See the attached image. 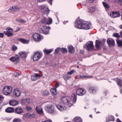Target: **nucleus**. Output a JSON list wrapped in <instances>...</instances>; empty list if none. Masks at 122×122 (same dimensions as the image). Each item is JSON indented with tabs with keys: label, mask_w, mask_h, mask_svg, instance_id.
I'll return each mask as SVG.
<instances>
[{
	"label": "nucleus",
	"mask_w": 122,
	"mask_h": 122,
	"mask_svg": "<svg viewBox=\"0 0 122 122\" xmlns=\"http://www.w3.org/2000/svg\"><path fill=\"white\" fill-rule=\"evenodd\" d=\"M120 93L121 94H122V87H120Z\"/></svg>",
	"instance_id": "nucleus-64"
},
{
	"label": "nucleus",
	"mask_w": 122,
	"mask_h": 122,
	"mask_svg": "<svg viewBox=\"0 0 122 122\" xmlns=\"http://www.w3.org/2000/svg\"><path fill=\"white\" fill-rule=\"evenodd\" d=\"M47 20V19L46 17H44L43 19L41 21V23H42L46 24Z\"/></svg>",
	"instance_id": "nucleus-46"
},
{
	"label": "nucleus",
	"mask_w": 122,
	"mask_h": 122,
	"mask_svg": "<svg viewBox=\"0 0 122 122\" xmlns=\"http://www.w3.org/2000/svg\"><path fill=\"white\" fill-rule=\"evenodd\" d=\"M103 5L105 8L106 10H108V9L109 8V6L106 3L104 2H103Z\"/></svg>",
	"instance_id": "nucleus-34"
},
{
	"label": "nucleus",
	"mask_w": 122,
	"mask_h": 122,
	"mask_svg": "<svg viewBox=\"0 0 122 122\" xmlns=\"http://www.w3.org/2000/svg\"><path fill=\"white\" fill-rule=\"evenodd\" d=\"M84 47L88 51H92L94 49V46L93 42L90 41L86 42Z\"/></svg>",
	"instance_id": "nucleus-3"
},
{
	"label": "nucleus",
	"mask_w": 122,
	"mask_h": 122,
	"mask_svg": "<svg viewBox=\"0 0 122 122\" xmlns=\"http://www.w3.org/2000/svg\"><path fill=\"white\" fill-rule=\"evenodd\" d=\"M49 92L47 90H44L42 92V94L44 96H47L49 94Z\"/></svg>",
	"instance_id": "nucleus-36"
},
{
	"label": "nucleus",
	"mask_w": 122,
	"mask_h": 122,
	"mask_svg": "<svg viewBox=\"0 0 122 122\" xmlns=\"http://www.w3.org/2000/svg\"><path fill=\"white\" fill-rule=\"evenodd\" d=\"M18 103V101L14 100H12L9 101L10 105L12 106H15L17 105Z\"/></svg>",
	"instance_id": "nucleus-22"
},
{
	"label": "nucleus",
	"mask_w": 122,
	"mask_h": 122,
	"mask_svg": "<svg viewBox=\"0 0 122 122\" xmlns=\"http://www.w3.org/2000/svg\"><path fill=\"white\" fill-rule=\"evenodd\" d=\"M46 0H37V1L38 2H42L44 1H46Z\"/></svg>",
	"instance_id": "nucleus-62"
},
{
	"label": "nucleus",
	"mask_w": 122,
	"mask_h": 122,
	"mask_svg": "<svg viewBox=\"0 0 122 122\" xmlns=\"http://www.w3.org/2000/svg\"><path fill=\"white\" fill-rule=\"evenodd\" d=\"M37 79L36 77H35L34 75H33L31 76V79L32 81H35Z\"/></svg>",
	"instance_id": "nucleus-50"
},
{
	"label": "nucleus",
	"mask_w": 122,
	"mask_h": 122,
	"mask_svg": "<svg viewBox=\"0 0 122 122\" xmlns=\"http://www.w3.org/2000/svg\"><path fill=\"white\" fill-rule=\"evenodd\" d=\"M105 41L106 40L103 39L102 40H101L100 41L101 42V44L102 46L104 45L105 42Z\"/></svg>",
	"instance_id": "nucleus-52"
},
{
	"label": "nucleus",
	"mask_w": 122,
	"mask_h": 122,
	"mask_svg": "<svg viewBox=\"0 0 122 122\" xmlns=\"http://www.w3.org/2000/svg\"><path fill=\"white\" fill-rule=\"evenodd\" d=\"M26 108L28 111H30L31 109V108L29 106H27L26 107Z\"/></svg>",
	"instance_id": "nucleus-53"
},
{
	"label": "nucleus",
	"mask_w": 122,
	"mask_h": 122,
	"mask_svg": "<svg viewBox=\"0 0 122 122\" xmlns=\"http://www.w3.org/2000/svg\"><path fill=\"white\" fill-rule=\"evenodd\" d=\"M59 83L58 82L55 85V87L56 89L59 86Z\"/></svg>",
	"instance_id": "nucleus-56"
},
{
	"label": "nucleus",
	"mask_w": 122,
	"mask_h": 122,
	"mask_svg": "<svg viewBox=\"0 0 122 122\" xmlns=\"http://www.w3.org/2000/svg\"><path fill=\"white\" fill-rule=\"evenodd\" d=\"M17 49V47L14 45H13L11 47V50L13 51H15Z\"/></svg>",
	"instance_id": "nucleus-35"
},
{
	"label": "nucleus",
	"mask_w": 122,
	"mask_h": 122,
	"mask_svg": "<svg viewBox=\"0 0 122 122\" xmlns=\"http://www.w3.org/2000/svg\"><path fill=\"white\" fill-rule=\"evenodd\" d=\"M114 117L112 115H109L106 117V122H109L111 121H114Z\"/></svg>",
	"instance_id": "nucleus-19"
},
{
	"label": "nucleus",
	"mask_w": 122,
	"mask_h": 122,
	"mask_svg": "<svg viewBox=\"0 0 122 122\" xmlns=\"http://www.w3.org/2000/svg\"><path fill=\"white\" fill-rule=\"evenodd\" d=\"M10 60L11 61L14 62L15 63L17 64L19 61V57L18 56L16 55L15 56L11 57Z\"/></svg>",
	"instance_id": "nucleus-11"
},
{
	"label": "nucleus",
	"mask_w": 122,
	"mask_h": 122,
	"mask_svg": "<svg viewBox=\"0 0 122 122\" xmlns=\"http://www.w3.org/2000/svg\"><path fill=\"white\" fill-rule=\"evenodd\" d=\"M16 20L17 21L21 23H25L26 22L25 20L22 19H16Z\"/></svg>",
	"instance_id": "nucleus-38"
},
{
	"label": "nucleus",
	"mask_w": 122,
	"mask_h": 122,
	"mask_svg": "<svg viewBox=\"0 0 122 122\" xmlns=\"http://www.w3.org/2000/svg\"><path fill=\"white\" fill-rule=\"evenodd\" d=\"M19 54L21 57L25 58L27 56V53L25 52L21 51L19 53Z\"/></svg>",
	"instance_id": "nucleus-24"
},
{
	"label": "nucleus",
	"mask_w": 122,
	"mask_h": 122,
	"mask_svg": "<svg viewBox=\"0 0 122 122\" xmlns=\"http://www.w3.org/2000/svg\"><path fill=\"white\" fill-rule=\"evenodd\" d=\"M33 56V60L35 61H37L42 56V54L40 52H34Z\"/></svg>",
	"instance_id": "nucleus-6"
},
{
	"label": "nucleus",
	"mask_w": 122,
	"mask_h": 122,
	"mask_svg": "<svg viewBox=\"0 0 122 122\" xmlns=\"http://www.w3.org/2000/svg\"><path fill=\"white\" fill-rule=\"evenodd\" d=\"M44 28L46 30V32H44V31H43L42 30H40V31L41 32H42L46 34H49V30L51 29V27L49 26H47V27H46L44 26Z\"/></svg>",
	"instance_id": "nucleus-28"
},
{
	"label": "nucleus",
	"mask_w": 122,
	"mask_h": 122,
	"mask_svg": "<svg viewBox=\"0 0 122 122\" xmlns=\"http://www.w3.org/2000/svg\"><path fill=\"white\" fill-rule=\"evenodd\" d=\"M50 91L51 92L54 94H56L57 93V90L56 88H51Z\"/></svg>",
	"instance_id": "nucleus-31"
},
{
	"label": "nucleus",
	"mask_w": 122,
	"mask_h": 122,
	"mask_svg": "<svg viewBox=\"0 0 122 122\" xmlns=\"http://www.w3.org/2000/svg\"><path fill=\"white\" fill-rule=\"evenodd\" d=\"M21 121L19 118H15L13 122H21Z\"/></svg>",
	"instance_id": "nucleus-49"
},
{
	"label": "nucleus",
	"mask_w": 122,
	"mask_h": 122,
	"mask_svg": "<svg viewBox=\"0 0 122 122\" xmlns=\"http://www.w3.org/2000/svg\"><path fill=\"white\" fill-rule=\"evenodd\" d=\"M76 93L78 95L82 96L85 94L86 91L81 88H78L77 90Z\"/></svg>",
	"instance_id": "nucleus-15"
},
{
	"label": "nucleus",
	"mask_w": 122,
	"mask_h": 122,
	"mask_svg": "<svg viewBox=\"0 0 122 122\" xmlns=\"http://www.w3.org/2000/svg\"><path fill=\"white\" fill-rule=\"evenodd\" d=\"M107 43L110 47H112L115 45L114 40L112 38H110L108 39L107 40Z\"/></svg>",
	"instance_id": "nucleus-8"
},
{
	"label": "nucleus",
	"mask_w": 122,
	"mask_h": 122,
	"mask_svg": "<svg viewBox=\"0 0 122 122\" xmlns=\"http://www.w3.org/2000/svg\"><path fill=\"white\" fill-rule=\"evenodd\" d=\"M45 109L49 113H52L54 111V107L51 105L50 106L46 107Z\"/></svg>",
	"instance_id": "nucleus-16"
},
{
	"label": "nucleus",
	"mask_w": 122,
	"mask_h": 122,
	"mask_svg": "<svg viewBox=\"0 0 122 122\" xmlns=\"http://www.w3.org/2000/svg\"><path fill=\"white\" fill-rule=\"evenodd\" d=\"M40 7L43 13L47 15L50 10L47 6L45 5H41Z\"/></svg>",
	"instance_id": "nucleus-5"
},
{
	"label": "nucleus",
	"mask_w": 122,
	"mask_h": 122,
	"mask_svg": "<svg viewBox=\"0 0 122 122\" xmlns=\"http://www.w3.org/2000/svg\"><path fill=\"white\" fill-rule=\"evenodd\" d=\"M68 97H62L61 100V102L65 105H67L66 107H70L72 106V104L70 103L68 100Z\"/></svg>",
	"instance_id": "nucleus-2"
},
{
	"label": "nucleus",
	"mask_w": 122,
	"mask_h": 122,
	"mask_svg": "<svg viewBox=\"0 0 122 122\" xmlns=\"http://www.w3.org/2000/svg\"><path fill=\"white\" fill-rule=\"evenodd\" d=\"M56 106L57 109L60 111H61L66 109L67 107H66L64 105H62L61 103L58 104L56 105Z\"/></svg>",
	"instance_id": "nucleus-12"
},
{
	"label": "nucleus",
	"mask_w": 122,
	"mask_h": 122,
	"mask_svg": "<svg viewBox=\"0 0 122 122\" xmlns=\"http://www.w3.org/2000/svg\"><path fill=\"white\" fill-rule=\"evenodd\" d=\"M60 48H57L55 51V52L56 53H57L59 52V51Z\"/></svg>",
	"instance_id": "nucleus-55"
},
{
	"label": "nucleus",
	"mask_w": 122,
	"mask_h": 122,
	"mask_svg": "<svg viewBox=\"0 0 122 122\" xmlns=\"http://www.w3.org/2000/svg\"><path fill=\"white\" fill-rule=\"evenodd\" d=\"M12 87L10 86H4L3 90V93L5 95H9L11 92Z\"/></svg>",
	"instance_id": "nucleus-4"
},
{
	"label": "nucleus",
	"mask_w": 122,
	"mask_h": 122,
	"mask_svg": "<svg viewBox=\"0 0 122 122\" xmlns=\"http://www.w3.org/2000/svg\"><path fill=\"white\" fill-rule=\"evenodd\" d=\"M32 102V100L30 99H23L21 103L23 104H27Z\"/></svg>",
	"instance_id": "nucleus-18"
},
{
	"label": "nucleus",
	"mask_w": 122,
	"mask_h": 122,
	"mask_svg": "<svg viewBox=\"0 0 122 122\" xmlns=\"http://www.w3.org/2000/svg\"><path fill=\"white\" fill-rule=\"evenodd\" d=\"M29 117H33V114H30L29 113H27L26 114Z\"/></svg>",
	"instance_id": "nucleus-58"
},
{
	"label": "nucleus",
	"mask_w": 122,
	"mask_h": 122,
	"mask_svg": "<svg viewBox=\"0 0 122 122\" xmlns=\"http://www.w3.org/2000/svg\"><path fill=\"white\" fill-rule=\"evenodd\" d=\"M14 75L15 77H17L19 75V73L17 72H15L14 73Z\"/></svg>",
	"instance_id": "nucleus-60"
},
{
	"label": "nucleus",
	"mask_w": 122,
	"mask_h": 122,
	"mask_svg": "<svg viewBox=\"0 0 122 122\" xmlns=\"http://www.w3.org/2000/svg\"><path fill=\"white\" fill-rule=\"evenodd\" d=\"M68 50L69 52L71 53H74L75 50L73 47L72 46H70L68 47Z\"/></svg>",
	"instance_id": "nucleus-29"
},
{
	"label": "nucleus",
	"mask_w": 122,
	"mask_h": 122,
	"mask_svg": "<svg viewBox=\"0 0 122 122\" xmlns=\"http://www.w3.org/2000/svg\"><path fill=\"white\" fill-rule=\"evenodd\" d=\"M113 36L117 38H119L120 37V36L119 35V34L116 33L113 34Z\"/></svg>",
	"instance_id": "nucleus-45"
},
{
	"label": "nucleus",
	"mask_w": 122,
	"mask_h": 122,
	"mask_svg": "<svg viewBox=\"0 0 122 122\" xmlns=\"http://www.w3.org/2000/svg\"><path fill=\"white\" fill-rule=\"evenodd\" d=\"M13 95L16 97H19L21 94V92L19 89L18 88H15L13 93Z\"/></svg>",
	"instance_id": "nucleus-13"
},
{
	"label": "nucleus",
	"mask_w": 122,
	"mask_h": 122,
	"mask_svg": "<svg viewBox=\"0 0 122 122\" xmlns=\"http://www.w3.org/2000/svg\"><path fill=\"white\" fill-rule=\"evenodd\" d=\"M80 78H92L93 76H88L84 75H82L80 76Z\"/></svg>",
	"instance_id": "nucleus-43"
},
{
	"label": "nucleus",
	"mask_w": 122,
	"mask_h": 122,
	"mask_svg": "<svg viewBox=\"0 0 122 122\" xmlns=\"http://www.w3.org/2000/svg\"><path fill=\"white\" fill-rule=\"evenodd\" d=\"M53 50V49H51L49 50L45 49L43 50V51L45 53L47 54H48L52 52Z\"/></svg>",
	"instance_id": "nucleus-27"
},
{
	"label": "nucleus",
	"mask_w": 122,
	"mask_h": 122,
	"mask_svg": "<svg viewBox=\"0 0 122 122\" xmlns=\"http://www.w3.org/2000/svg\"><path fill=\"white\" fill-rule=\"evenodd\" d=\"M108 15H110L111 17L113 18L119 17L120 16L119 12H112V13H110V14L108 13Z\"/></svg>",
	"instance_id": "nucleus-10"
},
{
	"label": "nucleus",
	"mask_w": 122,
	"mask_h": 122,
	"mask_svg": "<svg viewBox=\"0 0 122 122\" xmlns=\"http://www.w3.org/2000/svg\"><path fill=\"white\" fill-rule=\"evenodd\" d=\"M41 122H52V121L50 119L49 120H45L44 121H42Z\"/></svg>",
	"instance_id": "nucleus-59"
},
{
	"label": "nucleus",
	"mask_w": 122,
	"mask_h": 122,
	"mask_svg": "<svg viewBox=\"0 0 122 122\" xmlns=\"http://www.w3.org/2000/svg\"><path fill=\"white\" fill-rule=\"evenodd\" d=\"M35 110L38 114L43 115H44L42 108L41 106H38L36 107Z\"/></svg>",
	"instance_id": "nucleus-9"
},
{
	"label": "nucleus",
	"mask_w": 122,
	"mask_h": 122,
	"mask_svg": "<svg viewBox=\"0 0 122 122\" xmlns=\"http://www.w3.org/2000/svg\"><path fill=\"white\" fill-rule=\"evenodd\" d=\"M102 46L101 44V42L97 40L96 41L95 46L97 49H99L100 46Z\"/></svg>",
	"instance_id": "nucleus-26"
},
{
	"label": "nucleus",
	"mask_w": 122,
	"mask_h": 122,
	"mask_svg": "<svg viewBox=\"0 0 122 122\" xmlns=\"http://www.w3.org/2000/svg\"><path fill=\"white\" fill-rule=\"evenodd\" d=\"M117 42L118 46L121 47L122 46V41L120 40H116Z\"/></svg>",
	"instance_id": "nucleus-33"
},
{
	"label": "nucleus",
	"mask_w": 122,
	"mask_h": 122,
	"mask_svg": "<svg viewBox=\"0 0 122 122\" xmlns=\"http://www.w3.org/2000/svg\"><path fill=\"white\" fill-rule=\"evenodd\" d=\"M52 20L51 19V18H49L47 20L46 24H51L52 22Z\"/></svg>",
	"instance_id": "nucleus-42"
},
{
	"label": "nucleus",
	"mask_w": 122,
	"mask_h": 122,
	"mask_svg": "<svg viewBox=\"0 0 122 122\" xmlns=\"http://www.w3.org/2000/svg\"><path fill=\"white\" fill-rule=\"evenodd\" d=\"M77 95L75 93H73L71 95V99L73 103H75L76 100Z\"/></svg>",
	"instance_id": "nucleus-20"
},
{
	"label": "nucleus",
	"mask_w": 122,
	"mask_h": 122,
	"mask_svg": "<svg viewBox=\"0 0 122 122\" xmlns=\"http://www.w3.org/2000/svg\"><path fill=\"white\" fill-rule=\"evenodd\" d=\"M63 76L64 79L66 81L70 78V77L67 74H65L63 75Z\"/></svg>",
	"instance_id": "nucleus-44"
},
{
	"label": "nucleus",
	"mask_w": 122,
	"mask_h": 122,
	"mask_svg": "<svg viewBox=\"0 0 122 122\" xmlns=\"http://www.w3.org/2000/svg\"><path fill=\"white\" fill-rule=\"evenodd\" d=\"M14 11L16 12L18 11L20 9V8L17 6H13Z\"/></svg>",
	"instance_id": "nucleus-39"
},
{
	"label": "nucleus",
	"mask_w": 122,
	"mask_h": 122,
	"mask_svg": "<svg viewBox=\"0 0 122 122\" xmlns=\"http://www.w3.org/2000/svg\"><path fill=\"white\" fill-rule=\"evenodd\" d=\"M8 11L10 12L14 11L13 6L10 7L8 10Z\"/></svg>",
	"instance_id": "nucleus-47"
},
{
	"label": "nucleus",
	"mask_w": 122,
	"mask_h": 122,
	"mask_svg": "<svg viewBox=\"0 0 122 122\" xmlns=\"http://www.w3.org/2000/svg\"><path fill=\"white\" fill-rule=\"evenodd\" d=\"M14 109L13 108L8 107L5 109V111L7 113H12L14 111Z\"/></svg>",
	"instance_id": "nucleus-25"
},
{
	"label": "nucleus",
	"mask_w": 122,
	"mask_h": 122,
	"mask_svg": "<svg viewBox=\"0 0 122 122\" xmlns=\"http://www.w3.org/2000/svg\"><path fill=\"white\" fill-rule=\"evenodd\" d=\"M44 28H45L44 26H43L42 28L40 29L39 30V31L40 32V33H41L42 34H46V35L47 34H45V33H42V32H41L40 31V30H41H41H42L43 31H44V32H46V30Z\"/></svg>",
	"instance_id": "nucleus-40"
},
{
	"label": "nucleus",
	"mask_w": 122,
	"mask_h": 122,
	"mask_svg": "<svg viewBox=\"0 0 122 122\" xmlns=\"http://www.w3.org/2000/svg\"><path fill=\"white\" fill-rule=\"evenodd\" d=\"M61 51L63 53H66L67 52L66 49L64 48H61Z\"/></svg>",
	"instance_id": "nucleus-48"
},
{
	"label": "nucleus",
	"mask_w": 122,
	"mask_h": 122,
	"mask_svg": "<svg viewBox=\"0 0 122 122\" xmlns=\"http://www.w3.org/2000/svg\"><path fill=\"white\" fill-rule=\"evenodd\" d=\"M12 29L10 28H8L6 29V31H5L4 33L8 37H11L13 35L12 33Z\"/></svg>",
	"instance_id": "nucleus-7"
},
{
	"label": "nucleus",
	"mask_w": 122,
	"mask_h": 122,
	"mask_svg": "<svg viewBox=\"0 0 122 122\" xmlns=\"http://www.w3.org/2000/svg\"><path fill=\"white\" fill-rule=\"evenodd\" d=\"M48 3L51 5H52V0H48Z\"/></svg>",
	"instance_id": "nucleus-61"
},
{
	"label": "nucleus",
	"mask_w": 122,
	"mask_h": 122,
	"mask_svg": "<svg viewBox=\"0 0 122 122\" xmlns=\"http://www.w3.org/2000/svg\"><path fill=\"white\" fill-rule=\"evenodd\" d=\"M20 28L19 27H17L16 28V30L14 31V32H16L19 30H20Z\"/></svg>",
	"instance_id": "nucleus-54"
},
{
	"label": "nucleus",
	"mask_w": 122,
	"mask_h": 122,
	"mask_svg": "<svg viewBox=\"0 0 122 122\" xmlns=\"http://www.w3.org/2000/svg\"><path fill=\"white\" fill-rule=\"evenodd\" d=\"M15 112L16 113L20 114L23 112L22 108L20 107H17L15 109Z\"/></svg>",
	"instance_id": "nucleus-17"
},
{
	"label": "nucleus",
	"mask_w": 122,
	"mask_h": 122,
	"mask_svg": "<svg viewBox=\"0 0 122 122\" xmlns=\"http://www.w3.org/2000/svg\"><path fill=\"white\" fill-rule=\"evenodd\" d=\"M117 84L120 87L122 86V83L121 82V80L118 78H117Z\"/></svg>",
	"instance_id": "nucleus-32"
},
{
	"label": "nucleus",
	"mask_w": 122,
	"mask_h": 122,
	"mask_svg": "<svg viewBox=\"0 0 122 122\" xmlns=\"http://www.w3.org/2000/svg\"><path fill=\"white\" fill-rule=\"evenodd\" d=\"M32 37L35 41H39L42 39L41 36L38 33H35L32 36Z\"/></svg>",
	"instance_id": "nucleus-14"
},
{
	"label": "nucleus",
	"mask_w": 122,
	"mask_h": 122,
	"mask_svg": "<svg viewBox=\"0 0 122 122\" xmlns=\"http://www.w3.org/2000/svg\"><path fill=\"white\" fill-rule=\"evenodd\" d=\"M4 98L1 95H0V103L2 101Z\"/></svg>",
	"instance_id": "nucleus-57"
},
{
	"label": "nucleus",
	"mask_w": 122,
	"mask_h": 122,
	"mask_svg": "<svg viewBox=\"0 0 122 122\" xmlns=\"http://www.w3.org/2000/svg\"><path fill=\"white\" fill-rule=\"evenodd\" d=\"M75 71V70H72L70 72H67V74L71 75L72 74L74 73Z\"/></svg>",
	"instance_id": "nucleus-51"
},
{
	"label": "nucleus",
	"mask_w": 122,
	"mask_h": 122,
	"mask_svg": "<svg viewBox=\"0 0 122 122\" xmlns=\"http://www.w3.org/2000/svg\"><path fill=\"white\" fill-rule=\"evenodd\" d=\"M76 28L80 29L88 30L92 26L91 23L87 22L82 20H77L74 25Z\"/></svg>",
	"instance_id": "nucleus-1"
},
{
	"label": "nucleus",
	"mask_w": 122,
	"mask_h": 122,
	"mask_svg": "<svg viewBox=\"0 0 122 122\" xmlns=\"http://www.w3.org/2000/svg\"><path fill=\"white\" fill-rule=\"evenodd\" d=\"M73 122H82V119L80 117H75L73 120Z\"/></svg>",
	"instance_id": "nucleus-21"
},
{
	"label": "nucleus",
	"mask_w": 122,
	"mask_h": 122,
	"mask_svg": "<svg viewBox=\"0 0 122 122\" xmlns=\"http://www.w3.org/2000/svg\"><path fill=\"white\" fill-rule=\"evenodd\" d=\"M95 11V8L92 7L90 8L89 11L90 13H94Z\"/></svg>",
	"instance_id": "nucleus-41"
},
{
	"label": "nucleus",
	"mask_w": 122,
	"mask_h": 122,
	"mask_svg": "<svg viewBox=\"0 0 122 122\" xmlns=\"http://www.w3.org/2000/svg\"><path fill=\"white\" fill-rule=\"evenodd\" d=\"M19 41L24 44H28L29 42V41L24 39L23 38H19L18 39Z\"/></svg>",
	"instance_id": "nucleus-23"
},
{
	"label": "nucleus",
	"mask_w": 122,
	"mask_h": 122,
	"mask_svg": "<svg viewBox=\"0 0 122 122\" xmlns=\"http://www.w3.org/2000/svg\"><path fill=\"white\" fill-rule=\"evenodd\" d=\"M4 36L3 33H0V37L1 38H2Z\"/></svg>",
	"instance_id": "nucleus-63"
},
{
	"label": "nucleus",
	"mask_w": 122,
	"mask_h": 122,
	"mask_svg": "<svg viewBox=\"0 0 122 122\" xmlns=\"http://www.w3.org/2000/svg\"><path fill=\"white\" fill-rule=\"evenodd\" d=\"M114 2L117 3H118L121 6H122V0H114Z\"/></svg>",
	"instance_id": "nucleus-37"
},
{
	"label": "nucleus",
	"mask_w": 122,
	"mask_h": 122,
	"mask_svg": "<svg viewBox=\"0 0 122 122\" xmlns=\"http://www.w3.org/2000/svg\"><path fill=\"white\" fill-rule=\"evenodd\" d=\"M89 91L91 93H93L96 92V90L94 87L91 86L89 88Z\"/></svg>",
	"instance_id": "nucleus-30"
}]
</instances>
